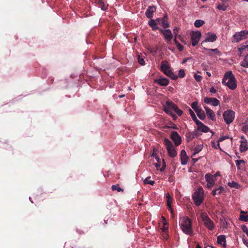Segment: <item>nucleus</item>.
Segmentation results:
<instances>
[{
	"mask_svg": "<svg viewBox=\"0 0 248 248\" xmlns=\"http://www.w3.org/2000/svg\"><path fill=\"white\" fill-rule=\"evenodd\" d=\"M156 21L158 24H160L164 28H167L169 27V24L168 22V17L166 15L162 18H157Z\"/></svg>",
	"mask_w": 248,
	"mask_h": 248,
	"instance_id": "ddd939ff",
	"label": "nucleus"
},
{
	"mask_svg": "<svg viewBox=\"0 0 248 248\" xmlns=\"http://www.w3.org/2000/svg\"><path fill=\"white\" fill-rule=\"evenodd\" d=\"M166 163L164 161V160H163V164L162 165V167L159 170L161 171V172H163L165 170V169H166Z\"/></svg>",
	"mask_w": 248,
	"mask_h": 248,
	"instance_id": "3c124183",
	"label": "nucleus"
},
{
	"mask_svg": "<svg viewBox=\"0 0 248 248\" xmlns=\"http://www.w3.org/2000/svg\"><path fill=\"white\" fill-rule=\"evenodd\" d=\"M221 111L220 110H218L217 111V115L219 116H221Z\"/></svg>",
	"mask_w": 248,
	"mask_h": 248,
	"instance_id": "338daca9",
	"label": "nucleus"
},
{
	"mask_svg": "<svg viewBox=\"0 0 248 248\" xmlns=\"http://www.w3.org/2000/svg\"><path fill=\"white\" fill-rule=\"evenodd\" d=\"M203 145L199 144L194 147L193 150L194 153L192 154L191 157H194L197 154L199 153L202 149Z\"/></svg>",
	"mask_w": 248,
	"mask_h": 248,
	"instance_id": "393cba45",
	"label": "nucleus"
},
{
	"mask_svg": "<svg viewBox=\"0 0 248 248\" xmlns=\"http://www.w3.org/2000/svg\"><path fill=\"white\" fill-rule=\"evenodd\" d=\"M248 35V31H242L240 32H236L233 36V37L236 42H238L242 40L247 38Z\"/></svg>",
	"mask_w": 248,
	"mask_h": 248,
	"instance_id": "6e6552de",
	"label": "nucleus"
},
{
	"mask_svg": "<svg viewBox=\"0 0 248 248\" xmlns=\"http://www.w3.org/2000/svg\"><path fill=\"white\" fill-rule=\"evenodd\" d=\"M157 22L156 20L151 19V20L149 21L148 24L152 28L153 31H155L156 30H158L160 29L158 27L157 25Z\"/></svg>",
	"mask_w": 248,
	"mask_h": 248,
	"instance_id": "5701e85b",
	"label": "nucleus"
},
{
	"mask_svg": "<svg viewBox=\"0 0 248 248\" xmlns=\"http://www.w3.org/2000/svg\"><path fill=\"white\" fill-rule=\"evenodd\" d=\"M239 219L244 222L248 221V216L241 215L239 217Z\"/></svg>",
	"mask_w": 248,
	"mask_h": 248,
	"instance_id": "58836bf2",
	"label": "nucleus"
},
{
	"mask_svg": "<svg viewBox=\"0 0 248 248\" xmlns=\"http://www.w3.org/2000/svg\"><path fill=\"white\" fill-rule=\"evenodd\" d=\"M166 196L167 200V199H171V198H172L170 197V195L169 194V193H167L166 194Z\"/></svg>",
	"mask_w": 248,
	"mask_h": 248,
	"instance_id": "e2e57ef3",
	"label": "nucleus"
},
{
	"mask_svg": "<svg viewBox=\"0 0 248 248\" xmlns=\"http://www.w3.org/2000/svg\"><path fill=\"white\" fill-rule=\"evenodd\" d=\"M204 108L206 111V113L208 118L211 119L212 121L216 120V116L214 111L209 108L208 107L205 106Z\"/></svg>",
	"mask_w": 248,
	"mask_h": 248,
	"instance_id": "a211bd4d",
	"label": "nucleus"
},
{
	"mask_svg": "<svg viewBox=\"0 0 248 248\" xmlns=\"http://www.w3.org/2000/svg\"><path fill=\"white\" fill-rule=\"evenodd\" d=\"M159 31L163 35L167 42L169 43L173 37L171 31L169 29L164 30L162 29H159Z\"/></svg>",
	"mask_w": 248,
	"mask_h": 248,
	"instance_id": "9b49d317",
	"label": "nucleus"
},
{
	"mask_svg": "<svg viewBox=\"0 0 248 248\" xmlns=\"http://www.w3.org/2000/svg\"><path fill=\"white\" fill-rule=\"evenodd\" d=\"M228 185L231 187H235L236 188H238L239 186L238 183L234 182L233 181L232 182H229L228 183Z\"/></svg>",
	"mask_w": 248,
	"mask_h": 248,
	"instance_id": "4c0bfd02",
	"label": "nucleus"
},
{
	"mask_svg": "<svg viewBox=\"0 0 248 248\" xmlns=\"http://www.w3.org/2000/svg\"><path fill=\"white\" fill-rule=\"evenodd\" d=\"M194 77L195 79L198 82L201 81L202 79V77L201 76L197 74H195Z\"/></svg>",
	"mask_w": 248,
	"mask_h": 248,
	"instance_id": "37998d69",
	"label": "nucleus"
},
{
	"mask_svg": "<svg viewBox=\"0 0 248 248\" xmlns=\"http://www.w3.org/2000/svg\"><path fill=\"white\" fill-rule=\"evenodd\" d=\"M236 79L231 71L225 73L222 79V84L226 85L231 90H234L236 88Z\"/></svg>",
	"mask_w": 248,
	"mask_h": 248,
	"instance_id": "f03ea898",
	"label": "nucleus"
},
{
	"mask_svg": "<svg viewBox=\"0 0 248 248\" xmlns=\"http://www.w3.org/2000/svg\"><path fill=\"white\" fill-rule=\"evenodd\" d=\"M177 106L174 103L170 101H167L165 105L164 106V110L167 114L170 113V112H172L171 110L174 111L175 108Z\"/></svg>",
	"mask_w": 248,
	"mask_h": 248,
	"instance_id": "9d476101",
	"label": "nucleus"
},
{
	"mask_svg": "<svg viewBox=\"0 0 248 248\" xmlns=\"http://www.w3.org/2000/svg\"><path fill=\"white\" fill-rule=\"evenodd\" d=\"M161 70L165 75L173 80L177 79L178 76L174 74L172 71L171 67L167 61L164 60L162 61L161 64Z\"/></svg>",
	"mask_w": 248,
	"mask_h": 248,
	"instance_id": "7ed1b4c3",
	"label": "nucleus"
},
{
	"mask_svg": "<svg viewBox=\"0 0 248 248\" xmlns=\"http://www.w3.org/2000/svg\"><path fill=\"white\" fill-rule=\"evenodd\" d=\"M152 156L155 158L157 155L156 153L155 152H154L152 154Z\"/></svg>",
	"mask_w": 248,
	"mask_h": 248,
	"instance_id": "69168bd1",
	"label": "nucleus"
},
{
	"mask_svg": "<svg viewBox=\"0 0 248 248\" xmlns=\"http://www.w3.org/2000/svg\"><path fill=\"white\" fill-rule=\"evenodd\" d=\"M244 161L242 160H237L235 161V163L238 168H239V166L241 165V164L244 163Z\"/></svg>",
	"mask_w": 248,
	"mask_h": 248,
	"instance_id": "a18cd8bd",
	"label": "nucleus"
},
{
	"mask_svg": "<svg viewBox=\"0 0 248 248\" xmlns=\"http://www.w3.org/2000/svg\"><path fill=\"white\" fill-rule=\"evenodd\" d=\"M209 92L211 93H216V90L213 87H212L210 89Z\"/></svg>",
	"mask_w": 248,
	"mask_h": 248,
	"instance_id": "5fc2aeb1",
	"label": "nucleus"
},
{
	"mask_svg": "<svg viewBox=\"0 0 248 248\" xmlns=\"http://www.w3.org/2000/svg\"><path fill=\"white\" fill-rule=\"evenodd\" d=\"M201 217L205 226L210 230H213L214 229V224L213 221L209 218L206 213H202Z\"/></svg>",
	"mask_w": 248,
	"mask_h": 248,
	"instance_id": "423d86ee",
	"label": "nucleus"
},
{
	"mask_svg": "<svg viewBox=\"0 0 248 248\" xmlns=\"http://www.w3.org/2000/svg\"><path fill=\"white\" fill-rule=\"evenodd\" d=\"M206 35H207V37L201 43V45L202 46L205 42H213L215 41L217 38V36L216 35V34H215V33H211L208 32L206 34Z\"/></svg>",
	"mask_w": 248,
	"mask_h": 248,
	"instance_id": "dca6fc26",
	"label": "nucleus"
},
{
	"mask_svg": "<svg viewBox=\"0 0 248 248\" xmlns=\"http://www.w3.org/2000/svg\"><path fill=\"white\" fill-rule=\"evenodd\" d=\"M156 168L158 169V168L160 166L161 164L160 162H157V163L155 164Z\"/></svg>",
	"mask_w": 248,
	"mask_h": 248,
	"instance_id": "052dcab7",
	"label": "nucleus"
},
{
	"mask_svg": "<svg viewBox=\"0 0 248 248\" xmlns=\"http://www.w3.org/2000/svg\"><path fill=\"white\" fill-rule=\"evenodd\" d=\"M205 179L207 183L214 184L215 177L214 175L208 173L205 174Z\"/></svg>",
	"mask_w": 248,
	"mask_h": 248,
	"instance_id": "4be33fe9",
	"label": "nucleus"
},
{
	"mask_svg": "<svg viewBox=\"0 0 248 248\" xmlns=\"http://www.w3.org/2000/svg\"><path fill=\"white\" fill-rule=\"evenodd\" d=\"M168 114H170L174 120H175L177 118V116L175 114H174L173 112H170V113Z\"/></svg>",
	"mask_w": 248,
	"mask_h": 248,
	"instance_id": "603ef678",
	"label": "nucleus"
},
{
	"mask_svg": "<svg viewBox=\"0 0 248 248\" xmlns=\"http://www.w3.org/2000/svg\"><path fill=\"white\" fill-rule=\"evenodd\" d=\"M156 8L155 6H149L145 12L146 17L149 19H152L153 14L155 11Z\"/></svg>",
	"mask_w": 248,
	"mask_h": 248,
	"instance_id": "f3484780",
	"label": "nucleus"
},
{
	"mask_svg": "<svg viewBox=\"0 0 248 248\" xmlns=\"http://www.w3.org/2000/svg\"><path fill=\"white\" fill-rule=\"evenodd\" d=\"M198 126L197 130L201 131L202 132H207L210 131L209 128L206 125H204L202 123L200 122V124L197 125Z\"/></svg>",
	"mask_w": 248,
	"mask_h": 248,
	"instance_id": "412c9836",
	"label": "nucleus"
},
{
	"mask_svg": "<svg viewBox=\"0 0 248 248\" xmlns=\"http://www.w3.org/2000/svg\"><path fill=\"white\" fill-rule=\"evenodd\" d=\"M217 240L219 244L222 245L224 247H226V238L225 235H221L218 236Z\"/></svg>",
	"mask_w": 248,
	"mask_h": 248,
	"instance_id": "b1692460",
	"label": "nucleus"
},
{
	"mask_svg": "<svg viewBox=\"0 0 248 248\" xmlns=\"http://www.w3.org/2000/svg\"><path fill=\"white\" fill-rule=\"evenodd\" d=\"M174 111L179 116H181L183 114V111L179 109L178 107L175 108Z\"/></svg>",
	"mask_w": 248,
	"mask_h": 248,
	"instance_id": "a19ab883",
	"label": "nucleus"
},
{
	"mask_svg": "<svg viewBox=\"0 0 248 248\" xmlns=\"http://www.w3.org/2000/svg\"><path fill=\"white\" fill-rule=\"evenodd\" d=\"M243 140L241 141L240 145V152H244L248 149V144L247 143V140L244 138V137H242Z\"/></svg>",
	"mask_w": 248,
	"mask_h": 248,
	"instance_id": "aec40b11",
	"label": "nucleus"
},
{
	"mask_svg": "<svg viewBox=\"0 0 248 248\" xmlns=\"http://www.w3.org/2000/svg\"><path fill=\"white\" fill-rule=\"evenodd\" d=\"M192 158V161H193L194 163H196L198 160H199L200 157L199 158H194L193 157H191Z\"/></svg>",
	"mask_w": 248,
	"mask_h": 248,
	"instance_id": "680f3d73",
	"label": "nucleus"
},
{
	"mask_svg": "<svg viewBox=\"0 0 248 248\" xmlns=\"http://www.w3.org/2000/svg\"><path fill=\"white\" fill-rule=\"evenodd\" d=\"M240 65L244 67H248V55H246L240 62Z\"/></svg>",
	"mask_w": 248,
	"mask_h": 248,
	"instance_id": "7c9ffc66",
	"label": "nucleus"
},
{
	"mask_svg": "<svg viewBox=\"0 0 248 248\" xmlns=\"http://www.w3.org/2000/svg\"><path fill=\"white\" fill-rule=\"evenodd\" d=\"M214 184H209V183H207V186L208 188H211L213 186H214Z\"/></svg>",
	"mask_w": 248,
	"mask_h": 248,
	"instance_id": "bf43d9fd",
	"label": "nucleus"
},
{
	"mask_svg": "<svg viewBox=\"0 0 248 248\" xmlns=\"http://www.w3.org/2000/svg\"><path fill=\"white\" fill-rule=\"evenodd\" d=\"M203 49L204 50H208V51H214V52H217L218 51V50H217V48H215V49H208L207 48L203 47Z\"/></svg>",
	"mask_w": 248,
	"mask_h": 248,
	"instance_id": "864d4df0",
	"label": "nucleus"
},
{
	"mask_svg": "<svg viewBox=\"0 0 248 248\" xmlns=\"http://www.w3.org/2000/svg\"><path fill=\"white\" fill-rule=\"evenodd\" d=\"M180 226L182 231L186 234L192 236L193 232L192 229V221L186 216L183 217L180 221Z\"/></svg>",
	"mask_w": 248,
	"mask_h": 248,
	"instance_id": "f257e3e1",
	"label": "nucleus"
},
{
	"mask_svg": "<svg viewBox=\"0 0 248 248\" xmlns=\"http://www.w3.org/2000/svg\"><path fill=\"white\" fill-rule=\"evenodd\" d=\"M170 138L174 141L176 146H178L181 143L182 139L177 132L172 131L171 133Z\"/></svg>",
	"mask_w": 248,
	"mask_h": 248,
	"instance_id": "f8f14e48",
	"label": "nucleus"
},
{
	"mask_svg": "<svg viewBox=\"0 0 248 248\" xmlns=\"http://www.w3.org/2000/svg\"><path fill=\"white\" fill-rule=\"evenodd\" d=\"M173 32L175 37L178 35L179 32V28L175 27L173 30Z\"/></svg>",
	"mask_w": 248,
	"mask_h": 248,
	"instance_id": "09e8293b",
	"label": "nucleus"
},
{
	"mask_svg": "<svg viewBox=\"0 0 248 248\" xmlns=\"http://www.w3.org/2000/svg\"><path fill=\"white\" fill-rule=\"evenodd\" d=\"M189 112L193 121L196 123V125L200 124L201 121L198 120L194 112L190 108H189Z\"/></svg>",
	"mask_w": 248,
	"mask_h": 248,
	"instance_id": "a878e982",
	"label": "nucleus"
},
{
	"mask_svg": "<svg viewBox=\"0 0 248 248\" xmlns=\"http://www.w3.org/2000/svg\"><path fill=\"white\" fill-rule=\"evenodd\" d=\"M177 76L180 78H184L185 76V70L184 69L179 70L178 72V76Z\"/></svg>",
	"mask_w": 248,
	"mask_h": 248,
	"instance_id": "ea45409f",
	"label": "nucleus"
},
{
	"mask_svg": "<svg viewBox=\"0 0 248 248\" xmlns=\"http://www.w3.org/2000/svg\"><path fill=\"white\" fill-rule=\"evenodd\" d=\"M191 106L196 112H197L200 109H201V108H199L197 102H193L191 104Z\"/></svg>",
	"mask_w": 248,
	"mask_h": 248,
	"instance_id": "72a5a7b5",
	"label": "nucleus"
},
{
	"mask_svg": "<svg viewBox=\"0 0 248 248\" xmlns=\"http://www.w3.org/2000/svg\"><path fill=\"white\" fill-rule=\"evenodd\" d=\"M241 229L248 236V228L247 227V226L245 225H242L241 226Z\"/></svg>",
	"mask_w": 248,
	"mask_h": 248,
	"instance_id": "79ce46f5",
	"label": "nucleus"
},
{
	"mask_svg": "<svg viewBox=\"0 0 248 248\" xmlns=\"http://www.w3.org/2000/svg\"><path fill=\"white\" fill-rule=\"evenodd\" d=\"M248 47V45H242L240 47H239V48H238L239 51L240 52H242L243 50L245 49V48Z\"/></svg>",
	"mask_w": 248,
	"mask_h": 248,
	"instance_id": "49530a36",
	"label": "nucleus"
},
{
	"mask_svg": "<svg viewBox=\"0 0 248 248\" xmlns=\"http://www.w3.org/2000/svg\"><path fill=\"white\" fill-rule=\"evenodd\" d=\"M180 158L182 165H185L187 163L188 156L186 155L185 150H182L181 151Z\"/></svg>",
	"mask_w": 248,
	"mask_h": 248,
	"instance_id": "6ab92c4d",
	"label": "nucleus"
},
{
	"mask_svg": "<svg viewBox=\"0 0 248 248\" xmlns=\"http://www.w3.org/2000/svg\"><path fill=\"white\" fill-rule=\"evenodd\" d=\"M204 21H203L202 20L198 19V20H196L195 21L194 25L197 28H200V27L202 26L204 24Z\"/></svg>",
	"mask_w": 248,
	"mask_h": 248,
	"instance_id": "473e14b6",
	"label": "nucleus"
},
{
	"mask_svg": "<svg viewBox=\"0 0 248 248\" xmlns=\"http://www.w3.org/2000/svg\"><path fill=\"white\" fill-rule=\"evenodd\" d=\"M202 66L203 70H207V69H208V65H207L203 63L202 65Z\"/></svg>",
	"mask_w": 248,
	"mask_h": 248,
	"instance_id": "4d7b16f0",
	"label": "nucleus"
},
{
	"mask_svg": "<svg viewBox=\"0 0 248 248\" xmlns=\"http://www.w3.org/2000/svg\"><path fill=\"white\" fill-rule=\"evenodd\" d=\"M242 131L245 133H247L248 131V124H245L243 126L242 128Z\"/></svg>",
	"mask_w": 248,
	"mask_h": 248,
	"instance_id": "de8ad7c7",
	"label": "nucleus"
},
{
	"mask_svg": "<svg viewBox=\"0 0 248 248\" xmlns=\"http://www.w3.org/2000/svg\"><path fill=\"white\" fill-rule=\"evenodd\" d=\"M191 39L192 41V45L195 46L198 43L201 36L202 33L200 31H192L190 33Z\"/></svg>",
	"mask_w": 248,
	"mask_h": 248,
	"instance_id": "1a4fd4ad",
	"label": "nucleus"
},
{
	"mask_svg": "<svg viewBox=\"0 0 248 248\" xmlns=\"http://www.w3.org/2000/svg\"><path fill=\"white\" fill-rule=\"evenodd\" d=\"M224 190L223 186H219L218 188H216L212 191V195L215 196L217 194H220L221 192Z\"/></svg>",
	"mask_w": 248,
	"mask_h": 248,
	"instance_id": "c756f323",
	"label": "nucleus"
},
{
	"mask_svg": "<svg viewBox=\"0 0 248 248\" xmlns=\"http://www.w3.org/2000/svg\"><path fill=\"white\" fill-rule=\"evenodd\" d=\"M138 62H139L140 64L141 65H145V61L144 60H143V58H140V56H139V58H138Z\"/></svg>",
	"mask_w": 248,
	"mask_h": 248,
	"instance_id": "c03bdc74",
	"label": "nucleus"
},
{
	"mask_svg": "<svg viewBox=\"0 0 248 248\" xmlns=\"http://www.w3.org/2000/svg\"><path fill=\"white\" fill-rule=\"evenodd\" d=\"M213 146L214 147L215 149H217V148L219 147V144L218 143L217 145H214Z\"/></svg>",
	"mask_w": 248,
	"mask_h": 248,
	"instance_id": "0e129e2a",
	"label": "nucleus"
},
{
	"mask_svg": "<svg viewBox=\"0 0 248 248\" xmlns=\"http://www.w3.org/2000/svg\"><path fill=\"white\" fill-rule=\"evenodd\" d=\"M234 112L231 109L225 111L223 114L224 121L227 124L232 123L234 119Z\"/></svg>",
	"mask_w": 248,
	"mask_h": 248,
	"instance_id": "0eeeda50",
	"label": "nucleus"
},
{
	"mask_svg": "<svg viewBox=\"0 0 248 248\" xmlns=\"http://www.w3.org/2000/svg\"><path fill=\"white\" fill-rule=\"evenodd\" d=\"M228 138H229V137L228 136H222V137H221L218 139V142L222 141L224 140H225L227 139Z\"/></svg>",
	"mask_w": 248,
	"mask_h": 248,
	"instance_id": "8fccbe9b",
	"label": "nucleus"
},
{
	"mask_svg": "<svg viewBox=\"0 0 248 248\" xmlns=\"http://www.w3.org/2000/svg\"><path fill=\"white\" fill-rule=\"evenodd\" d=\"M111 189L113 191L117 190L118 192L123 191V189L121 188L118 184L115 185H112L111 186Z\"/></svg>",
	"mask_w": 248,
	"mask_h": 248,
	"instance_id": "f704fd0d",
	"label": "nucleus"
},
{
	"mask_svg": "<svg viewBox=\"0 0 248 248\" xmlns=\"http://www.w3.org/2000/svg\"><path fill=\"white\" fill-rule=\"evenodd\" d=\"M150 177H147L145 180H144V184H150L152 186H153L154 184L155 183V182L154 181L152 180H149Z\"/></svg>",
	"mask_w": 248,
	"mask_h": 248,
	"instance_id": "e433bc0d",
	"label": "nucleus"
},
{
	"mask_svg": "<svg viewBox=\"0 0 248 248\" xmlns=\"http://www.w3.org/2000/svg\"><path fill=\"white\" fill-rule=\"evenodd\" d=\"M99 5V7L103 10H106L108 7V4L106 3L104 0H101V1H96Z\"/></svg>",
	"mask_w": 248,
	"mask_h": 248,
	"instance_id": "c85d7f7f",
	"label": "nucleus"
},
{
	"mask_svg": "<svg viewBox=\"0 0 248 248\" xmlns=\"http://www.w3.org/2000/svg\"><path fill=\"white\" fill-rule=\"evenodd\" d=\"M154 83H156L161 86H166L169 83V80L165 78H160L154 80Z\"/></svg>",
	"mask_w": 248,
	"mask_h": 248,
	"instance_id": "2eb2a0df",
	"label": "nucleus"
},
{
	"mask_svg": "<svg viewBox=\"0 0 248 248\" xmlns=\"http://www.w3.org/2000/svg\"><path fill=\"white\" fill-rule=\"evenodd\" d=\"M243 242L245 245L248 247V241L244 238H243Z\"/></svg>",
	"mask_w": 248,
	"mask_h": 248,
	"instance_id": "6e6d98bb",
	"label": "nucleus"
},
{
	"mask_svg": "<svg viewBox=\"0 0 248 248\" xmlns=\"http://www.w3.org/2000/svg\"><path fill=\"white\" fill-rule=\"evenodd\" d=\"M228 5L225 3H219L217 6V8L219 10L226 11Z\"/></svg>",
	"mask_w": 248,
	"mask_h": 248,
	"instance_id": "2f4dec72",
	"label": "nucleus"
},
{
	"mask_svg": "<svg viewBox=\"0 0 248 248\" xmlns=\"http://www.w3.org/2000/svg\"><path fill=\"white\" fill-rule=\"evenodd\" d=\"M172 198L167 200V205L170 211V212L172 217H173V210L171 207Z\"/></svg>",
	"mask_w": 248,
	"mask_h": 248,
	"instance_id": "cd10ccee",
	"label": "nucleus"
},
{
	"mask_svg": "<svg viewBox=\"0 0 248 248\" xmlns=\"http://www.w3.org/2000/svg\"><path fill=\"white\" fill-rule=\"evenodd\" d=\"M164 144L166 147L168 154L170 157H175L177 155V152L172 142L167 138H165L164 140Z\"/></svg>",
	"mask_w": 248,
	"mask_h": 248,
	"instance_id": "39448f33",
	"label": "nucleus"
},
{
	"mask_svg": "<svg viewBox=\"0 0 248 248\" xmlns=\"http://www.w3.org/2000/svg\"><path fill=\"white\" fill-rule=\"evenodd\" d=\"M163 226L162 228H161V229L162 230V232H164L167 230V228L165 227V224L164 223V222H163Z\"/></svg>",
	"mask_w": 248,
	"mask_h": 248,
	"instance_id": "13d9d810",
	"label": "nucleus"
},
{
	"mask_svg": "<svg viewBox=\"0 0 248 248\" xmlns=\"http://www.w3.org/2000/svg\"><path fill=\"white\" fill-rule=\"evenodd\" d=\"M204 102L207 104H210L214 106H217L219 105L220 102L216 98L206 97L204 98Z\"/></svg>",
	"mask_w": 248,
	"mask_h": 248,
	"instance_id": "4468645a",
	"label": "nucleus"
},
{
	"mask_svg": "<svg viewBox=\"0 0 248 248\" xmlns=\"http://www.w3.org/2000/svg\"><path fill=\"white\" fill-rule=\"evenodd\" d=\"M198 117L201 120H203L206 117L204 111L201 108L196 112Z\"/></svg>",
	"mask_w": 248,
	"mask_h": 248,
	"instance_id": "bb28decb",
	"label": "nucleus"
},
{
	"mask_svg": "<svg viewBox=\"0 0 248 248\" xmlns=\"http://www.w3.org/2000/svg\"><path fill=\"white\" fill-rule=\"evenodd\" d=\"M192 199L196 205L199 206L201 204L203 200V190L202 187H199L196 189Z\"/></svg>",
	"mask_w": 248,
	"mask_h": 248,
	"instance_id": "20e7f679",
	"label": "nucleus"
},
{
	"mask_svg": "<svg viewBox=\"0 0 248 248\" xmlns=\"http://www.w3.org/2000/svg\"><path fill=\"white\" fill-rule=\"evenodd\" d=\"M174 41L175 42V45L177 46L178 50L180 51H182L184 48L183 46L179 43V42L177 40L176 37L174 38Z\"/></svg>",
	"mask_w": 248,
	"mask_h": 248,
	"instance_id": "c9c22d12",
	"label": "nucleus"
},
{
	"mask_svg": "<svg viewBox=\"0 0 248 248\" xmlns=\"http://www.w3.org/2000/svg\"><path fill=\"white\" fill-rule=\"evenodd\" d=\"M195 248H202V247L200 246L199 244H198Z\"/></svg>",
	"mask_w": 248,
	"mask_h": 248,
	"instance_id": "774afa93",
	"label": "nucleus"
}]
</instances>
